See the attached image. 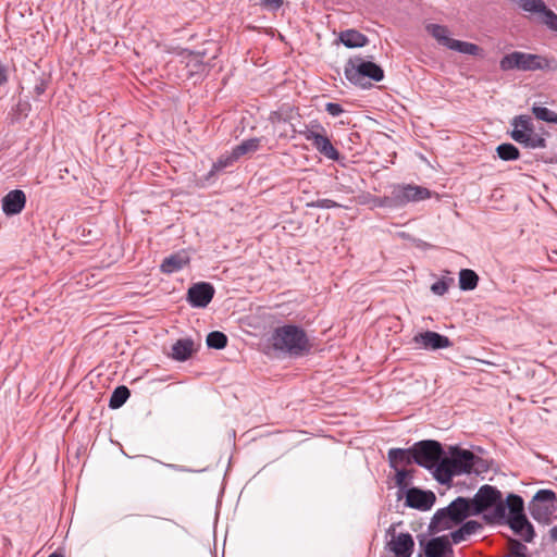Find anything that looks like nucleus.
Wrapping results in <instances>:
<instances>
[{
    "label": "nucleus",
    "instance_id": "f257e3e1",
    "mask_svg": "<svg viewBox=\"0 0 557 557\" xmlns=\"http://www.w3.org/2000/svg\"><path fill=\"white\" fill-rule=\"evenodd\" d=\"M482 459L472 451L453 447L450 456L444 457L435 469V479L442 484L450 483L456 475L479 473Z\"/></svg>",
    "mask_w": 557,
    "mask_h": 557
},
{
    "label": "nucleus",
    "instance_id": "f03ea898",
    "mask_svg": "<svg viewBox=\"0 0 557 557\" xmlns=\"http://www.w3.org/2000/svg\"><path fill=\"white\" fill-rule=\"evenodd\" d=\"M472 515L483 513L487 523H504L507 518V498L495 486L482 485L471 499Z\"/></svg>",
    "mask_w": 557,
    "mask_h": 557
},
{
    "label": "nucleus",
    "instance_id": "7ed1b4c3",
    "mask_svg": "<svg viewBox=\"0 0 557 557\" xmlns=\"http://www.w3.org/2000/svg\"><path fill=\"white\" fill-rule=\"evenodd\" d=\"M471 499L458 497L451 502L446 508L436 511L432 518L430 529L433 532H442L462 522L472 515Z\"/></svg>",
    "mask_w": 557,
    "mask_h": 557
},
{
    "label": "nucleus",
    "instance_id": "20e7f679",
    "mask_svg": "<svg viewBox=\"0 0 557 557\" xmlns=\"http://www.w3.org/2000/svg\"><path fill=\"white\" fill-rule=\"evenodd\" d=\"M272 343L276 349L295 356L302 355L310 349L309 339L305 332L294 325L276 329L272 336Z\"/></svg>",
    "mask_w": 557,
    "mask_h": 557
},
{
    "label": "nucleus",
    "instance_id": "39448f33",
    "mask_svg": "<svg viewBox=\"0 0 557 557\" xmlns=\"http://www.w3.org/2000/svg\"><path fill=\"white\" fill-rule=\"evenodd\" d=\"M503 71H536V70H555L557 63L554 59L533 53L513 51L506 54L499 62Z\"/></svg>",
    "mask_w": 557,
    "mask_h": 557
},
{
    "label": "nucleus",
    "instance_id": "423d86ee",
    "mask_svg": "<svg viewBox=\"0 0 557 557\" xmlns=\"http://www.w3.org/2000/svg\"><path fill=\"white\" fill-rule=\"evenodd\" d=\"M425 30L440 46L448 50L474 57L482 54V48L478 45L453 38L451 30L446 25L429 23Z\"/></svg>",
    "mask_w": 557,
    "mask_h": 557
},
{
    "label": "nucleus",
    "instance_id": "0eeeda50",
    "mask_svg": "<svg viewBox=\"0 0 557 557\" xmlns=\"http://www.w3.org/2000/svg\"><path fill=\"white\" fill-rule=\"evenodd\" d=\"M508 512L505 522L510 529L519 535L524 542H532L534 539V529L523 513V500L520 496L509 494L507 496Z\"/></svg>",
    "mask_w": 557,
    "mask_h": 557
},
{
    "label": "nucleus",
    "instance_id": "6e6552de",
    "mask_svg": "<svg viewBox=\"0 0 557 557\" xmlns=\"http://www.w3.org/2000/svg\"><path fill=\"white\" fill-rule=\"evenodd\" d=\"M346 78L358 86L367 87L366 79L381 82L384 78V72L381 66L371 61L361 58L350 59L345 66Z\"/></svg>",
    "mask_w": 557,
    "mask_h": 557
},
{
    "label": "nucleus",
    "instance_id": "1a4fd4ad",
    "mask_svg": "<svg viewBox=\"0 0 557 557\" xmlns=\"http://www.w3.org/2000/svg\"><path fill=\"white\" fill-rule=\"evenodd\" d=\"M442 454V446L436 441H421L413 446L414 462L431 470L434 476L435 469L443 459Z\"/></svg>",
    "mask_w": 557,
    "mask_h": 557
},
{
    "label": "nucleus",
    "instance_id": "9d476101",
    "mask_svg": "<svg viewBox=\"0 0 557 557\" xmlns=\"http://www.w3.org/2000/svg\"><path fill=\"white\" fill-rule=\"evenodd\" d=\"M556 494L550 490H541L530 503L531 516L539 522L548 523L557 509Z\"/></svg>",
    "mask_w": 557,
    "mask_h": 557
},
{
    "label": "nucleus",
    "instance_id": "9b49d317",
    "mask_svg": "<svg viewBox=\"0 0 557 557\" xmlns=\"http://www.w3.org/2000/svg\"><path fill=\"white\" fill-rule=\"evenodd\" d=\"M429 189L418 185H396L393 187L392 194L386 198L388 206L401 207L409 202L421 201L430 198Z\"/></svg>",
    "mask_w": 557,
    "mask_h": 557
},
{
    "label": "nucleus",
    "instance_id": "f8f14e48",
    "mask_svg": "<svg viewBox=\"0 0 557 557\" xmlns=\"http://www.w3.org/2000/svg\"><path fill=\"white\" fill-rule=\"evenodd\" d=\"M511 125L512 131L510 133V136L515 141L531 148L543 146L544 140L536 137L532 120L530 116H516L512 120Z\"/></svg>",
    "mask_w": 557,
    "mask_h": 557
},
{
    "label": "nucleus",
    "instance_id": "ddd939ff",
    "mask_svg": "<svg viewBox=\"0 0 557 557\" xmlns=\"http://www.w3.org/2000/svg\"><path fill=\"white\" fill-rule=\"evenodd\" d=\"M523 12L537 15L548 29L557 32V14L543 0H512Z\"/></svg>",
    "mask_w": 557,
    "mask_h": 557
},
{
    "label": "nucleus",
    "instance_id": "4468645a",
    "mask_svg": "<svg viewBox=\"0 0 557 557\" xmlns=\"http://www.w3.org/2000/svg\"><path fill=\"white\" fill-rule=\"evenodd\" d=\"M413 348L437 350L448 348L451 343L448 337L433 331L418 333L412 337Z\"/></svg>",
    "mask_w": 557,
    "mask_h": 557
},
{
    "label": "nucleus",
    "instance_id": "2eb2a0df",
    "mask_svg": "<svg viewBox=\"0 0 557 557\" xmlns=\"http://www.w3.org/2000/svg\"><path fill=\"white\" fill-rule=\"evenodd\" d=\"M305 138L312 143L315 149L330 160H338L339 153L331 144L330 139L322 133L307 128L301 132Z\"/></svg>",
    "mask_w": 557,
    "mask_h": 557
},
{
    "label": "nucleus",
    "instance_id": "dca6fc26",
    "mask_svg": "<svg viewBox=\"0 0 557 557\" xmlns=\"http://www.w3.org/2000/svg\"><path fill=\"white\" fill-rule=\"evenodd\" d=\"M214 288L209 283H198L188 289V300L194 307L203 308L212 299Z\"/></svg>",
    "mask_w": 557,
    "mask_h": 557
},
{
    "label": "nucleus",
    "instance_id": "f3484780",
    "mask_svg": "<svg viewBox=\"0 0 557 557\" xmlns=\"http://www.w3.org/2000/svg\"><path fill=\"white\" fill-rule=\"evenodd\" d=\"M435 502V495L432 492L410 488L406 494V505L419 510H429Z\"/></svg>",
    "mask_w": 557,
    "mask_h": 557
},
{
    "label": "nucleus",
    "instance_id": "a211bd4d",
    "mask_svg": "<svg viewBox=\"0 0 557 557\" xmlns=\"http://www.w3.org/2000/svg\"><path fill=\"white\" fill-rule=\"evenodd\" d=\"M25 202L26 197L22 190H11L2 199V210L7 215H14L24 209Z\"/></svg>",
    "mask_w": 557,
    "mask_h": 557
},
{
    "label": "nucleus",
    "instance_id": "6ab92c4d",
    "mask_svg": "<svg viewBox=\"0 0 557 557\" xmlns=\"http://www.w3.org/2000/svg\"><path fill=\"white\" fill-rule=\"evenodd\" d=\"M391 550L396 557H410L413 550L414 542L409 533H399L394 535L389 542Z\"/></svg>",
    "mask_w": 557,
    "mask_h": 557
},
{
    "label": "nucleus",
    "instance_id": "aec40b11",
    "mask_svg": "<svg viewBox=\"0 0 557 557\" xmlns=\"http://www.w3.org/2000/svg\"><path fill=\"white\" fill-rule=\"evenodd\" d=\"M423 552L425 557H445L447 553H451L448 536L431 539L425 543Z\"/></svg>",
    "mask_w": 557,
    "mask_h": 557
},
{
    "label": "nucleus",
    "instance_id": "412c9836",
    "mask_svg": "<svg viewBox=\"0 0 557 557\" xmlns=\"http://www.w3.org/2000/svg\"><path fill=\"white\" fill-rule=\"evenodd\" d=\"M188 262V255L185 251H181L165 258L161 264V271L171 274L182 270Z\"/></svg>",
    "mask_w": 557,
    "mask_h": 557
},
{
    "label": "nucleus",
    "instance_id": "4be33fe9",
    "mask_svg": "<svg viewBox=\"0 0 557 557\" xmlns=\"http://www.w3.org/2000/svg\"><path fill=\"white\" fill-rule=\"evenodd\" d=\"M388 460L391 467L394 469L404 468L410 465L413 459V448L412 449H401V448H393L388 451Z\"/></svg>",
    "mask_w": 557,
    "mask_h": 557
},
{
    "label": "nucleus",
    "instance_id": "5701e85b",
    "mask_svg": "<svg viewBox=\"0 0 557 557\" xmlns=\"http://www.w3.org/2000/svg\"><path fill=\"white\" fill-rule=\"evenodd\" d=\"M195 344L189 338H183L178 339L173 346H172V358L177 361H185L187 360L193 352L195 351Z\"/></svg>",
    "mask_w": 557,
    "mask_h": 557
},
{
    "label": "nucleus",
    "instance_id": "b1692460",
    "mask_svg": "<svg viewBox=\"0 0 557 557\" xmlns=\"http://www.w3.org/2000/svg\"><path fill=\"white\" fill-rule=\"evenodd\" d=\"M338 39L347 48H360L368 44V38L356 29L342 32Z\"/></svg>",
    "mask_w": 557,
    "mask_h": 557
},
{
    "label": "nucleus",
    "instance_id": "393cba45",
    "mask_svg": "<svg viewBox=\"0 0 557 557\" xmlns=\"http://www.w3.org/2000/svg\"><path fill=\"white\" fill-rule=\"evenodd\" d=\"M261 141V138H249L244 140L242 144L233 148L231 152L232 160H237L243 156L256 152L259 149Z\"/></svg>",
    "mask_w": 557,
    "mask_h": 557
},
{
    "label": "nucleus",
    "instance_id": "a878e982",
    "mask_svg": "<svg viewBox=\"0 0 557 557\" xmlns=\"http://www.w3.org/2000/svg\"><path fill=\"white\" fill-rule=\"evenodd\" d=\"M186 67L189 69V74H202L206 71L203 55L200 53L188 52L186 55Z\"/></svg>",
    "mask_w": 557,
    "mask_h": 557
},
{
    "label": "nucleus",
    "instance_id": "bb28decb",
    "mask_svg": "<svg viewBox=\"0 0 557 557\" xmlns=\"http://www.w3.org/2000/svg\"><path fill=\"white\" fill-rule=\"evenodd\" d=\"M479 282L478 274L469 269H463L459 272V287L462 290H472L476 287Z\"/></svg>",
    "mask_w": 557,
    "mask_h": 557
},
{
    "label": "nucleus",
    "instance_id": "cd10ccee",
    "mask_svg": "<svg viewBox=\"0 0 557 557\" xmlns=\"http://www.w3.org/2000/svg\"><path fill=\"white\" fill-rule=\"evenodd\" d=\"M129 397V391L126 386L116 387L110 398L109 406L112 409L120 408Z\"/></svg>",
    "mask_w": 557,
    "mask_h": 557
},
{
    "label": "nucleus",
    "instance_id": "c85d7f7f",
    "mask_svg": "<svg viewBox=\"0 0 557 557\" xmlns=\"http://www.w3.org/2000/svg\"><path fill=\"white\" fill-rule=\"evenodd\" d=\"M496 151L498 157L505 161L517 160L520 156L518 148L512 144H502Z\"/></svg>",
    "mask_w": 557,
    "mask_h": 557
},
{
    "label": "nucleus",
    "instance_id": "c756f323",
    "mask_svg": "<svg viewBox=\"0 0 557 557\" xmlns=\"http://www.w3.org/2000/svg\"><path fill=\"white\" fill-rule=\"evenodd\" d=\"M227 344V337L224 333L214 331L208 334L207 345L210 348L223 349Z\"/></svg>",
    "mask_w": 557,
    "mask_h": 557
},
{
    "label": "nucleus",
    "instance_id": "7c9ffc66",
    "mask_svg": "<svg viewBox=\"0 0 557 557\" xmlns=\"http://www.w3.org/2000/svg\"><path fill=\"white\" fill-rule=\"evenodd\" d=\"M532 112L535 115V117L541 121H545V122H549V123L556 122L557 114L545 107L534 106L532 108Z\"/></svg>",
    "mask_w": 557,
    "mask_h": 557
},
{
    "label": "nucleus",
    "instance_id": "2f4dec72",
    "mask_svg": "<svg viewBox=\"0 0 557 557\" xmlns=\"http://www.w3.org/2000/svg\"><path fill=\"white\" fill-rule=\"evenodd\" d=\"M273 123L275 125V132L280 137H293L295 133L293 125L288 124L285 120H282L281 117L273 120Z\"/></svg>",
    "mask_w": 557,
    "mask_h": 557
},
{
    "label": "nucleus",
    "instance_id": "473e14b6",
    "mask_svg": "<svg viewBox=\"0 0 557 557\" xmlns=\"http://www.w3.org/2000/svg\"><path fill=\"white\" fill-rule=\"evenodd\" d=\"M528 548L525 545L517 540L509 542V556L510 557H527Z\"/></svg>",
    "mask_w": 557,
    "mask_h": 557
},
{
    "label": "nucleus",
    "instance_id": "72a5a7b5",
    "mask_svg": "<svg viewBox=\"0 0 557 557\" xmlns=\"http://www.w3.org/2000/svg\"><path fill=\"white\" fill-rule=\"evenodd\" d=\"M255 5H259L261 9L267 11H277L283 4L284 0H253Z\"/></svg>",
    "mask_w": 557,
    "mask_h": 557
},
{
    "label": "nucleus",
    "instance_id": "f704fd0d",
    "mask_svg": "<svg viewBox=\"0 0 557 557\" xmlns=\"http://www.w3.org/2000/svg\"><path fill=\"white\" fill-rule=\"evenodd\" d=\"M454 282V278H448V280H441V281H437L435 282L434 284H432L431 286V290L435 294V295H438V296H442L444 295L448 288H449V285Z\"/></svg>",
    "mask_w": 557,
    "mask_h": 557
},
{
    "label": "nucleus",
    "instance_id": "c9c22d12",
    "mask_svg": "<svg viewBox=\"0 0 557 557\" xmlns=\"http://www.w3.org/2000/svg\"><path fill=\"white\" fill-rule=\"evenodd\" d=\"M307 207L331 209V208L339 207V205L331 199H319L317 201L308 202Z\"/></svg>",
    "mask_w": 557,
    "mask_h": 557
},
{
    "label": "nucleus",
    "instance_id": "e433bc0d",
    "mask_svg": "<svg viewBox=\"0 0 557 557\" xmlns=\"http://www.w3.org/2000/svg\"><path fill=\"white\" fill-rule=\"evenodd\" d=\"M395 470H396V474H395L396 484L399 487L405 486L407 484V478L409 475V472L404 468H398Z\"/></svg>",
    "mask_w": 557,
    "mask_h": 557
},
{
    "label": "nucleus",
    "instance_id": "4c0bfd02",
    "mask_svg": "<svg viewBox=\"0 0 557 557\" xmlns=\"http://www.w3.org/2000/svg\"><path fill=\"white\" fill-rule=\"evenodd\" d=\"M463 532L469 536L474 534L481 529V524L478 521L470 520L462 524Z\"/></svg>",
    "mask_w": 557,
    "mask_h": 557
},
{
    "label": "nucleus",
    "instance_id": "58836bf2",
    "mask_svg": "<svg viewBox=\"0 0 557 557\" xmlns=\"http://www.w3.org/2000/svg\"><path fill=\"white\" fill-rule=\"evenodd\" d=\"M325 110L332 116H338L341 113H343V108L338 103L334 102L326 103Z\"/></svg>",
    "mask_w": 557,
    "mask_h": 557
},
{
    "label": "nucleus",
    "instance_id": "ea45409f",
    "mask_svg": "<svg viewBox=\"0 0 557 557\" xmlns=\"http://www.w3.org/2000/svg\"><path fill=\"white\" fill-rule=\"evenodd\" d=\"M234 161L235 160H232L231 154L224 156V157L220 158L216 163H214L213 169L220 170V169L226 168L230 164H232Z\"/></svg>",
    "mask_w": 557,
    "mask_h": 557
},
{
    "label": "nucleus",
    "instance_id": "a19ab883",
    "mask_svg": "<svg viewBox=\"0 0 557 557\" xmlns=\"http://www.w3.org/2000/svg\"><path fill=\"white\" fill-rule=\"evenodd\" d=\"M468 535L466 534V532H463V528L461 527L460 529L454 531L450 533V537H451V541L455 543V544H458L462 541L466 540Z\"/></svg>",
    "mask_w": 557,
    "mask_h": 557
},
{
    "label": "nucleus",
    "instance_id": "79ce46f5",
    "mask_svg": "<svg viewBox=\"0 0 557 557\" xmlns=\"http://www.w3.org/2000/svg\"><path fill=\"white\" fill-rule=\"evenodd\" d=\"M550 540L557 542V527H554L549 531Z\"/></svg>",
    "mask_w": 557,
    "mask_h": 557
},
{
    "label": "nucleus",
    "instance_id": "37998d69",
    "mask_svg": "<svg viewBox=\"0 0 557 557\" xmlns=\"http://www.w3.org/2000/svg\"><path fill=\"white\" fill-rule=\"evenodd\" d=\"M49 557H63V556L58 555V554H52V555H50Z\"/></svg>",
    "mask_w": 557,
    "mask_h": 557
}]
</instances>
